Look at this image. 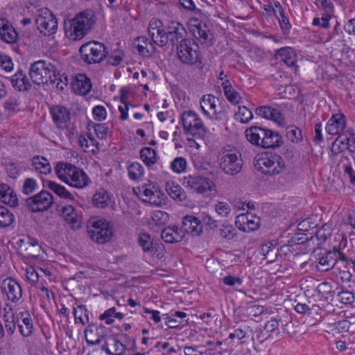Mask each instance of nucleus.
<instances>
[{
    "mask_svg": "<svg viewBox=\"0 0 355 355\" xmlns=\"http://www.w3.org/2000/svg\"><path fill=\"white\" fill-rule=\"evenodd\" d=\"M217 160L219 168L227 175H236L243 168V160L241 153L234 148H223L219 151Z\"/></svg>",
    "mask_w": 355,
    "mask_h": 355,
    "instance_id": "20e7f679",
    "label": "nucleus"
},
{
    "mask_svg": "<svg viewBox=\"0 0 355 355\" xmlns=\"http://www.w3.org/2000/svg\"><path fill=\"white\" fill-rule=\"evenodd\" d=\"M247 139L253 145L263 148H274L282 144V136L277 132L259 126H252L245 130Z\"/></svg>",
    "mask_w": 355,
    "mask_h": 355,
    "instance_id": "f03ea898",
    "label": "nucleus"
},
{
    "mask_svg": "<svg viewBox=\"0 0 355 355\" xmlns=\"http://www.w3.org/2000/svg\"><path fill=\"white\" fill-rule=\"evenodd\" d=\"M182 185L192 192L202 194L206 197L214 195L216 191V187L214 182L209 178L200 175L184 176Z\"/></svg>",
    "mask_w": 355,
    "mask_h": 355,
    "instance_id": "9d476101",
    "label": "nucleus"
},
{
    "mask_svg": "<svg viewBox=\"0 0 355 355\" xmlns=\"http://www.w3.org/2000/svg\"><path fill=\"white\" fill-rule=\"evenodd\" d=\"M259 222L260 218L252 214H241L237 216L236 225L239 223L238 228L243 232H251L258 229Z\"/></svg>",
    "mask_w": 355,
    "mask_h": 355,
    "instance_id": "b1692460",
    "label": "nucleus"
},
{
    "mask_svg": "<svg viewBox=\"0 0 355 355\" xmlns=\"http://www.w3.org/2000/svg\"><path fill=\"white\" fill-rule=\"evenodd\" d=\"M193 21L194 24H190V31L193 35L198 40H202L205 43L209 45L211 44L212 34L206 24L197 19Z\"/></svg>",
    "mask_w": 355,
    "mask_h": 355,
    "instance_id": "aec40b11",
    "label": "nucleus"
},
{
    "mask_svg": "<svg viewBox=\"0 0 355 355\" xmlns=\"http://www.w3.org/2000/svg\"><path fill=\"white\" fill-rule=\"evenodd\" d=\"M152 222L157 226H162L166 224L169 220L168 214L163 211L157 210L153 213Z\"/></svg>",
    "mask_w": 355,
    "mask_h": 355,
    "instance_id": "09e8293b",
    "label": "nucleus"
},
{
    "mask_svg": "<svg viewBox=\"0 0 355 355\" xmlns=\"http://www.w3.org/2000/svg\"><path fill=\"white\" fill-rule=\"evenodd\" d=\"M215 211L220 218L228 217L231 211L230 205L225 202H219L215 205Z\"/></svg>",
    "mask_w": 355,
    "mask_h": 355,
    "instance_id": "6e6d98bb",
    "label": "nucleus"
},
{
    "mask_svg": "<svg viewBox=\"0 0 355 355\" xmlns=\"http://www.w3.org/2000/svg\"><path fill=\"white\" fill-rule=\"evenodd\" d=\"M51 114L53 123L59 129H67L71 122L69 110L61 105H55L51 108Z\"/></svg>",
    "mask_w": 355,
    "mask_h": 355,
    "instance_id": "a211bd4d",
    "label": "nucleus"
},
{
    "mask_svg": "<svg viewBox=\"0 0 355 355\" xmlns=\"http://www.w3.org/2000/svg\"><path fill=\"white\" fill-rule=\"evenodd\" d=\"M142 161L148 166L154 164L157 161V155L154 149L150 147L143 148L140 151Z\"/></svg>",
    "mask_w": 355,
    "mask_h": 355,
    "instance_id": "a19ab883",
    "label": "nucleus"
},
{
    "mask_svg": "<svg viewBox=\"0 0 355 355\" xmlns=\"http://www.w3.org/2000/svg\"><path fill=\"white\" fill-rule=\"evenodd\" d=\"M1 290L8 300L12 302H18L22 297V290L19 284L11 277L3 280Z\"/></svg>",
    "mask_w": 355,
    "mask_h": 355,
    "instance_id": "f3484780",
    "label": "nucleus"
},
{
    "mask_svg": "<svg viewBox=\"0 0 355 355\" xmlns=\"http://www.w3.org/2000/svg\"><path fill=\"white\" fill-rule=\"evenodd\" d=\"M55 173L62 182L75 188H83L89 182L88 176L82 169L69 163H58Z\"/></svg>",
    "mask_w": 355,
    "mask_h": 355,
    "instance_id": "7ed1b4c3",
    "label": "nucleus"
},
{
    "mask_svg": "<svg viewBox=\"0 0 355 355\" xmlns=\"http://www.w3.org/2000/svg\"><path fill=\"white\" fill-rule=\"evenodd\" d=\"M275 56L289 67L293 66L297 60L295 51L291 47H284L277 50Z\"/></svg>",
    "mask_w": 355,
    "mask_h": 355,
    "instance_id": "72a5a7b5",
    "label": "nucleus"
},
{
    "mask_svg": "<svg viewBox=\"0 0 355 355\" xmlns=\"http://www.w3.org/2000/svg\"><path fill=\"white\" fill-rule=\"evenodd\" d=\"M18 34L7 19L0 18V39L8 44L17 41Z\"/></svg>",
    "mask_w": 355,
    "mask_h": 355,
    "instance_id": "393cba45",
    "label": "nucleus"
},
{
    "mask_svg": "<svg viewBox=\"0 0 355 355\" xmlns=\"http://www.w3.org/2000/svg\"><path fill=\"white\" fill-rule=\"evenodd\" d=\"M320 309L319 305L315 304L312 301L308 300L306 303H297L295 306V310L301 314L318 313Z\"/></svg>",
    "mask_w": 355,
    "mask_h": 355,
    "instance_id": "ea45409f",
    "label": "nucleus"
},
{
    "mask_svg": "<svg viewBox=\"0 0 355 355\" xmlns=\"http://www.w3.org/2000/svg\"><path fill=\"white\" fill-rule=\"evenodd\" d=\"M338 260L344 261V254L337 249L331 251H325L319 254L316 268L320 272H327L332 269Z\"/></svg>",
    "mask_w": 355,
    "mask_h": 355,
    "instance_id": "dca6fc26",
    "label": "nucleus"
},
{
    "mask_svg": "<svg viewBox=\"0 0 355 355\" xmlns=\"http://www.w3.org/2000/svg\"><path fill=\"white\" fill-rule=\"evenodd\" d=\"M13 221V214L10 211L8 208L0 206V227H7L10 226Z\"/></svg>",
    "mask_w": 355,
    "mask_h": 355,
    "instance_id": "c03bdc74",
    "label": "nucleus"
},
{
    "mask_svg": "<svg viewBox=\"0 0 355 355\" xmlns=\"http://www.w3.org/2000/svg\"><path fill=\"white\" fill-rule=\"evenodd\" d=\"M234 231L232 226H223L219 230L220 236L225 239L231 240L235 235Z\"/></svg>",
    "mask_w": 355,
    "mask_h": 355,
    "instance_id": "338daca9",
    "label": "nucleus"
},
{
    "mask_svg": "<svg viewBox=\"0 0 355 355\" xmlns=\"http://www.w3.org/2000/svg\"><path fill=\"white\" fill-rule=\"evenodd\" d=\"M0 67L6 71H11L13 69L11 58L7 55H0Z\"/></svg>",
    "mask_w": 355,
    "mask_h": 355,
    "instance_id": "774afa93",
    "label": "nucleus"
},
{
    "mask_svg": "<svg viewBox=\"0 0 355 355\" xmlns=\"http://www.w3.org/2000/svg\"><path fill=\"white\" fill-rule=\"evenodd\" d=\"M19 100L15 96L9 97L3 104L5 110L10 112H16L19 111Z\"/></svg>",
    "mask_w": 355,
    "mask_h": 355,
    "instance_id": "4d7b16f0",
    "label": "nucleus"
},
{
    "mask_svg": "<svg viewBox=\"0 0 355 355\" xmlns=\"http://www.w3.org/2000/svg\"><path fill=\"white\" fill-rule=\"evenodd\" d=\"M32 166L35 170L42 174H49L51 171V167L49 162L44 157L35 156L32 159Z\"/></svg>",
    "mask_w": 355,
    "mask_h": 355,
    "instance_id": "c9c22d12",
    "label": "nucleus"
},
{
    "mask_svg": "<svg viewBox=\"0 0 355 355\" xmlns=\"http://www.w3.org/2000/svg\"><path fill=\"white\" fill-rule=\"evenodd\" d=\"M87 232L90 238L98 243L103 244L110 241L112 230L105 220H90L87 223Z\"/></svg>",
    "mask_w": 355,
    "mask_h": 355,
    "instance_id": "f8f14e48",
    "label": "nucleus"
},
{
    "mask_svg": "<svg viewBox=\"0 0 355 355\" xmlns=\"http://www.w3.org/2000/svg\"><path fill=\"white\" fill-rule=\"evenodd\" d=\"M286 137L293 142H299L302 139V131L297 127H289L286 129Z\"/></svg>",
    "mask_w": 355,
    "mask_h": 355,
    "instance_id": "864d4df0",
    "label": "nucleus"
},
{
    "mask_svg": "<svg viewBox=\"0 0 355 355\" xmlns=\"http://www.w3.org/2000/svg\"><path fill=\"white\" fill-rule=\"evenodd\" d=\"M187 162L182 157L175 158L171 163V168L175 173H182L186 171Z\"/></svg>",
    "mask_w": 355,
    "mask_h": 355,
    "instance_id": "8fccbe9b",
    "label": "nucleus"
},
{
    "mask_svg": "<svg viewBox=\"0 0 355 355\" xmlns=\"http://www.w3.org/2000/svg\"><path fill=\"white\" fill-rule=\"evenodd\" d=\"M346 126L345 116L343 114H333L329 119L325 130L329 135H336L340 134Z\"/></svg>",
    "mask_w": 355,
    "mask_h": 355,
    "instance_id": "4be33fe9",
    "label": "nucleus"
},
{
    "mask_svg": "<svg viewBox=\"0 0 355 355\" xmlns=\"http://www.w3.org/2000/svg\"><path fill=\"white\" fill-rule=\"evenodd\" d=\"M222 282L227 286L232 287H239L242 284V279L236 276L227 275L222 279Z\"/></svg>",
    "mask_w": 355,
    "mask_h": 355,
    "instance_id": "0e129e2a",
    "label": "nucleus"
},
{
    "mask_svg": "<svg viewBox=\"0 0 355 355\" xmlns=\"http://www.w3.org/2000/svg\"><path fill=\"white\" fill-rule=\"evenodd\" d=\"M338 300L345 304H352L354 300V295L348 291H342L338 293Z\"/></svg>",
    "mask_w": 355,
    "mask_h": 355,
    "instance_id": "052dcab7",
    "label": "nucleus"
},
{
    "mask_svg": "<svg viewBox=\"0 0 355 355\" xmlns=\"http://www.w3.org/2000/svg\"><path fill=\"white\" fill-rule=\"evenodd\" d=\"M23 78H24V74L21 71H19L10 78V81L17 90L26 91V87H23L24 83H21Z\"/></svg>",
    "mask_w": 355,
    "mask_h": 355,
    "instance_id": "603ef678",
    "label": "nucleus"
},
{
    "mask_svg": "<svg viewBox=\"0 0 355 355\" xmlns=\"http://www.w3.org/2000/svg\"><path fill=\"white\" fill-rule=\"evenodd\" d=\"M3 318L6 331L9 335H12L16 329V323H17L15 320L14 313L11 310L6 311Z\"/></svg>",
    "mask_w": 355,
    "mask_h": 355,
    "instance_id": "37998d69",
    "label": "nucleus"
},
{
    "mask_svg": "<svg viewBox=\"0 0 355 355\" xmlns=\"http://www.w3.org/2000/svg\"><path fill=\"white\" fill-rule=\"evenodd\" d=\"M139 191L141 198L144 202L155 205H160L162 204V198H160L162 193L159 190L153 191L151 188L147 187L145 185L142 186Z\"/></svg>",
    "mask_w": 355,
    "mask_h": 355,
    "instance_id": "7c9ffc66",
    "label": "nucleus"
},
{
    "mask_svg": "<svg viewBox=\"0 0 355 355\" xmlns=\"http://www.w3.org/2000/svg\"><path fill=\"white\" fill-rule=\"evenodd\" d=\"M236 119L242 123H248L250 122L253 114L252 112L245 106H239L238 112L236 113Z\"/></svg>",
    "mask_w": 355,
    "mask_h": 355,
    "instance_id": "de8ad7c7",
    "label": "nucleus"
},
{
    "mask_svg": "<svg viewBox=\"0 0 355 355\" xmlns=\"http://www.w3.org/2000/svg\"><path fill=\"white\" fill-rule=\"evenodd\" d=\"M37 187L36 181L33 178H26L22 187V193L26 195L32 193Z\"/></svg>",
    "mask_w": 355,
    "mask_h": 355,
    "instance_id": "bf43d9fd",
    "label": "nucleus"
},
{
    "mask_svg": "<svg viewBox=\"0 0 355 355\" xmlns=\"http://www.w3.org/2000/svg\"><path fill=\"white\" fill-rule=\"evenodd\" d=\"M39 14L35 18L38 29L44 35H51L58 29V21L55 17L47 8L39 10Z\"/></svg>",
    "mask_w": 355,
    "mask_h": 355,
    "instance_id": "4468645a",
    "label": "nucleus"
},
{
    "mask_svg": "<svg viewBox=\"0 0 355 355\" xmlns=\"http://www.w3.org/2000/svg\"><path fill=\"white\" fill-rule=\"evenodd\" d=\"M61 216L65 222L73 230H78L82 225V217L71 205L61 207Z\"/></svg>",
    "mask_w": 355,
    "mask_h": 355,
    "instance_id": "412c9836",
    "label": "nucleus"
},
{
    "mask_svg": "<svg viewBox=\"0 0 355 355\" xmlns=\"http://www.w3.org/2000/svg\"><path fill=\"white\" fill-rule=\"evenodd\" d=\"M81 59L88 64L101 62L107 55V47L97 41L83 44L79 49Z\"/></svg>",
    "mask_w": 355,
    "mask_h": 355,
    "instance_id": "1a4fd4ad",
    "label": "nucleus"
},
{
    "mask_svg": "<svg viewBox=\"0 0 355 355\" xmlns=\"http://www.w3.org/2000/svg\"><path fill=\"white\" fill-rule=\"evenodd\" d=\"M123 52L121 49H117L108 56L107 63L112 66H117L123 60Z\"/></svg>",
    "mask_w": 355,
    "mask_h": 355,
    "instance_id": "5fc2aeb1",
    "label": "nucleus"
},
{
    "mask_svg": "<svg viewBox=\"0 0 355 355\" xmlns=\"http://www.w3.org/2000/svg\"><path fill=\"white\" fill-rule=\"evenodd\" d=\"M184 236L182 231L178 227H168L162 230L161 237L164 242L168 243H173L182 241Z\"/></svg>",
    "mask_w": 355,
    "mask_h": 355,
    "instance_id": "2f4dec72",
    "label": "nucleus"
},
{
    "mask_svg": "<svg viewBox=\"0 0 355 355\" xmlns=\"http://www.w3.org/2000/svg\"><path fill=\"white\" fill-rule=\"evenodd\" d=\"M71 85L74 92L80 95L87 94L92 88L90 79L84 73L77 74Z\"/></svg>",
    "mask_w": 355,
    "mask_h": 355,
    "instance_id": "bb28decb",
    "label": "nucleus"
},
{
    "mask_svg": "<svg viewBox=\"0 0 355 355\" xmlns=\"http://www.w3.org/2000/svg\"><path fill=\"white\" fill-rule=\"evenodd\" d=\"M321 4L324 10V13L321 17V19L322 20L321 27L323 28H327L329 26V20L334 13V5L330 0H322Z\"/></svg>",
    "mask_w": 355,
    "mask_h": 355,
    "instance_id": "e433bc0d",
    "label": "nucleus"
},
{
    "mask_svg": "<svg viewBox=\"0 0 355 355\" xmlns=\"http://www.w3.org/2000/svg\"><path fill=\"white\" fill-rule=\"evenodd\" d=\"M176 53L178 60L187 65H200L202 64L199 46L195 41L188 38L176 46Z\"/></svg>",
    "mask_w": 355,
    "mask_h": 355,
    "instance_id": "423d86ee",
    "label": "nucleus"
},
{
    "mask_svg": "<svg viewBox=\"0 0 355 355\" xmlns=\"http://www.w3.org/2000/svg\"><path fill=\"white\" fill-rule=\"evenodd\" d=\"M224 94L229 102L234 105L239 104L241 100L240 94L233 88L229 80L226 79L221 84Z\"/></svg>",
    "mask_w": 355,
    "mask_h": 355,
    "instance_id": "f704fd0d",
    "label": "nucleus"
},
{
    "mask_svg": "<svg viewBox=\"0 0 355 355\" xmlns=\"http://www.w3.org/2000/svg\"><path fill=\"white\" fill-rule=\"evenodd\" d=\"M109 200V195L107 192H98L93 197V203L97 207L103 208L107 205Z\"/></svg>",
    "mask_w": 355,
    "mask_h": 355,
    "instance_id": "3c124183",
    "label": "nucleus"
},
{
    "mask_svg": "<svg viewBox=\"0 0 355 355\" xmlns=\"http://www.w3.org/2000/svg\"><path fill=\"white\" fill-rule=\"evenodd\" d=\"M219 102L218 98L211 94H205L200 98V108L209 118L218 121L221 120L225 116V111L217 107Z\"/></svg>",
    "mask_w": 355,
    "mask_h": 355,
    "instance_id": "2eb2a0df",
    "label": "nucleus"
},
{
    "mask_svg": "<svg viewBox=\"0 0 355 355\" xmlns=\"http://www.w3.org/2000/svg\"><path fill=\"white\" fill-rule=\"evenodd\" d=\"M53 203L52 194L45 190L28 198L25 205L27 209L33 212H42L48 210Z\"/></svg>",
    "mask_w": 355,
    "mask_h": 355,
    "instance_id": "ddd939ff",
    "label": "nucleus"
},
{
    "mask_svg": "<svg viewBox=\"0 0 355 355\" xmlns=\"http://www.w3.org/2000/svg\"><path fill=\"white\" fill-rule=\"evenodd\" d=\"M17 322L21 334L25 336H30L33 333V320L28 311L20 312L17 315Z\"/></svg>",
    "mask_w": 355,
    "mask_h": 355,
    "instance_id": "c85d7f7f",
    "label": "nucleus"
},
{
    "mask_svg": "<svg viewBox=\"0 0 355 355\" xmlns=\"http://www.w3.org/2000/svg\"><path fill=\"white\" fill-rule=\"evenodd\" d=\"M256 168L265 175H275L285 168V162L282 157L276 153L260 155L254 164Z\"/></svg>",
    "mask_w": 355,
    "mask_h": 355,
    "instance_id": "6e6552de",
    "label": "nucleus"
},
{
    "mask_svg": "<svg viewBox=\"0 0 355 355\" xmlns=\"http://www.w3.org/2000/svg\"><path fill=\"white\" fill-rule=\"evenodd\" d=\"M73 315L76 323H81L85 324L89 320V317L87 313V309L84 305L78 306L73 309Z\"/></svg>",
    "mask_w": 355,
    "mask_h": 355,
    "instance_id": "49530a36",
    "label": "nucleus"
},
{
    "mask_svg": "<svg viewBox=\"0 0 355 355\" xmlns=\"http://www.w3.org/2000/svg\"><path fill=\"white\" fill-rule=\"evenodd\" d=\"M46 187L51 189L56 195L60 198L71 200L74 199L73 194L68 191L63 186L60 185L53 181L48 180L46 182Z\"/></svg>",
    "mask_w": 355,
    "mask_h": 355,
    "instance_id": "58836bf2",
    "label": "nucleus"
},
{
    "mask_svg": "<svg viewBox=\"0 0 355 355\" xmlns=\"http://www.w3.org/2000/svg\"><path fill=\"white\" fill-rule=\"evenodd\" d=\"M182 234L187 233L193 236H198L202 232V225L198 218L187 215L182 221Z\"/></svg>",
    "mask_w": 355,
    "mask_h": 355,
    "instance_id": "6ab92c4d",
    "label": "nucleus"
},
{
    "mask_svg": "<svg viewBox=\"0 0 355 355\" xmlns=\"http://www.w3.org/2000/svg\"><path fill=\"white\" fill-rule=\"evenodd\" d=\"M95 23L94 12L91 9L84 10L64 22L66 35L71 40H80L89 33Z\"/></svg>",
    "mask_w": 355,
    "mask_h": 355,
    "instance_id": "f257e3e1",
    "label": "nucleus"
},
{
    "mask_svg": "<svg viewBox=\"0 0 355 355\" xmlns=\"http://www.w3.org/2000/svg\"><path fill=\"white\" fill-rule=\"evenodd\" d=\"M139 43L137 45V49L139 53L143 56L148 57L155 51V46L145 37H139L137 38Z\"/></svg>",
    "mask_w": 355,
    "mask_h": 355,
    "instance_id": "4c0bfd02",
    "label": "nucleus"
},
{
    "mask_svg": "<svg viewBox=\"0 0 355 355\" xmlns=\"http://www.w3.org/2000/svg\"><path fill=\"white\" fill-rule=\"evenodd\" d=\"M345 139L340 140V137H338L335 141L332 144L331 152L334 155H338L346 149Z\"/></svg>",
    "mask_w": 355,
    "mask_h": 355,
    "instance_id": "e2e57ef3",
    "label": "nucleus"
},
{
    "mask_svg": "<svg viewBox=\"0 0 355 355\" xmlns=\"http://www.w3.org/2000/svg\"><path fill=\"white\" fill-rule=\"evenodd\" d=\"M0 201L12 207L19 205L18 198L13 189L3 183H0Z\"/></svg>",
    "mask_w": 355,
    "mask_h": 355,
    "instance_id": "cd10ccee",
    "label": "nucleus"
},
{
    "mask_svg": "<svg viewBox=\"0 0 355 355\" xmlns=\"http://www.w3.org/2000/svg\"><path fill=\"white\" fill-rule=\"evenodd\" d=\"M329 236V234L327 233L324 229L321 228L315 231L314 236H311L310 240L313 241V242H314L315 239L317 240L318 243L316 245H319L324 243Z\"/></svg>",
    "mask_w": 355,
    "mask_h": 355,
    "instance_id": "13d9d810",
    "label": "nucleus"
},
{
    "mask_svg": "<svg viewBox=\"0 0 355 355\" xmlns=\"http://www.w3.org/2000/svg\"><path fill=\"white\" fill-rule=\"evenodd\" d=\"M162 37L161 47H163L169 42L172 46H176L179 43L182 42L187 37V32L184 25L178 21H168L164 26V33Z\"/></svg>",
    "mask_w": 355,
    "mask_h": 355,
    "instance_id": "9b49d317",
    "label": "nucleus"
},
{
    "mask_svg": "<svg viewBox=\"0 0 355 355\" xmlns=\"http://www.w3.org/2000/svg\"><path fill=\"white\" fill-rule=\"evenodd\" d=\"M166 191L169 196L178 202H183L187 199L186 192L178 184L173 182L166 184Z\"/></svg>",
    "mask_w": 355,
    "mask_h": 355,
    "instance_id": "473e14b6",
    "label": "nucleus"
},
{
    "mask_svg": "<svg viewBox=\"0 0 355 355\" xmlns=\"http://www.w3.org/2000/svg\"><path fill=\"white\" fill-rule=\"evenodd\" d=\"M181 121L186 135L198 139H203L206 136L207 129L195 112L184 111L181 115Z\"/></svg>",
    "mask_w": 355,
    "mask_h": 355,
    "instance_id": "0eeeda50",
    "label": "nucleus"
},
{
    "mask_svg": "<svg viewBox=\"0 0 355 355\" xmlns=\"http://www.w3.org/2000/svg\"><path fill=\"white\" fill-rule=\"evenodd\" d=\"M255 114L263 119L274 121L279 123L283 120L282 114L277 109L268 105L257 107Z\"/></svg>",
    "mask_w": 355,
    "mask_h": 355,
    "instance_id": "c756f323",
    "label": "nucleus"
},
{
    "mask_svg": "<svg viewBox=\"0 0 355 355\" xmlns=\"http://www.w3.org/2000/svg\"><path fill=\"white\" fill-rule=\"evenodd\" d=\"M128 176L132 180H139L144 175V168L138 162H134L128 167Z\"/></svg>",
    "mask_w": 355,
    "mask_h": 355,
    "instance_id": "a18cd8bd",
    "label": "nucleus"
},
{
    "mask_svg": "<svg viewBox=\"0 0 355 355\" xmlns=\"http://www.w3.org/2000/svg\"><path fill=\"white\" fill-rule=\"evenodd\" d=\"M148 33L153 42L161 46L162 41L164 39L162 37L164 33V26L162 21L156 18L152 19L148 24Z\"/></svg>",
    "mask_w": 355,
    "mask_h": 355,
    "instance_id": "a878e982",
    "label": "nucleus"
},
{
    "mask_svg": "<svg viewBox=\"0 0 355 355\" xmlns=\"http://www.w3.org/2000/svg\"><path fill=\"white\" fill-rule=\"evenodd\" d=\"M29 75L32 81L38 85L49 83L54 84L56 81L55 76L59 75V71L51 63L41 60L31 64Z\"/></svg>",
    "mask_w": 355,
    "mask_h": 355,
    "instance_id": "39448f33",
    "label": "nucleus"
},
{
    "mask_svg": "<svg viewBox=\"0 0 355 355\" xmlns=\"http://www.w3.org/2000/svg\"><path fill=\"white\" fill-rule=\"evenodd\" d=\"M138 243L144 252H153V241L149 234L141 233L138 237Z\"/></svg>",
    "mask_w": 355,
    "mask_h": 355,
    "instance_id": "79ce46f5",
    "label": "nucleus"
},
{
    "mask_svg": "<svg viewBox=\"0 0 355 355\" xmlns=\"http://www.w3.org/2000/svg\"><path fill=\"white\" fill-rule=\"evenodd\" d=\"M110 344H113L112 354L113 355H122L125 352V346L114 338L109 339Z\"/></svg>",
    "mask_w": 355,
    "mask_h": 355,
    "instance_id": "69168bd1",
    "label": "nucleus"
},
{
    "mask_svg": "<svg viewBox=\"0 0 355 355\" xmlns=\"http://www.w3.org/2000/svg\"><path fill=\"white\" fill-rule=\"evenodd\" d=\"M85 336L88 344L98 345L105 336V327L103 324H89L85 330Z\"/></svg>",
    "mask_w": 355,
    "mask_h": 355,
    "instance_id": "5701e85b",
    "label": "nucleus"
},
{
    "mask_svg": "<svg viewBox=\"0 0 355 355\" xmlns=\"http://www.w3.org/2000/svg\"><path fill=\"white\" fill-rule=\"evenodd\" d=\"M93 128L98 139H104L107 137L108 127L106 123H95Z\"/></svg>",
    "mask_w": 355,
    "mask_h": 355,
    "instance_id": "680f3d73",
    "label": "nucleus"
}]
</instances>
